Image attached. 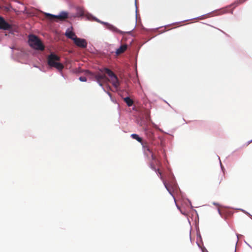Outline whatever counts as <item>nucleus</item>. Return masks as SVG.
<instances>
[{
    "label": "nucleus",
    "instance_id": "6e6552de",
    "mask_svg": "<svg viewBox=\"0 0 252 252\" xmlns=\"http://www.w3.org/2000/svg\"><path fill=\"white\" fill-rule=\"evenodd\" d=\"M11 28V25L8 23L3 18L0 16V29L9 30Z\"/></svg>",
    "mask_w": 252,
    "mask_h": 252
},
{
    "label": "nucleus",
    "instance_id": "f03ea898",
    "mask_svg": "<svg viewBox=\"0 0 252 252\" xmlns=\"http://www.w3.org/2000/svg\"><path fill=\"white\" fill-rule=\"evenodd\" d=\"M60 57L54 53H51L47 58L48 64L51 67H54L59 71H62L64 68L63 65L60 63Z\"/></svg>",
    "mask_w": 252,
    "mask_h": 252
},
{
    "label": "nucleus",
    "instance_id": "ddd939ff",
    "mask_svg": "<svg viewBox=\"0 0 252 252\" xmlns=\"http://www.w3.org/2000/svg\"><path fill=\"white\" fill-rule=\"evenodd\" d=\"M76 9V16L78 17L83 16L84 15V8L82 7H77Z\"/></svg>",
    "mask_w": 252,
    "mask_h": 252
},
{
    "label": "nucleus",
    "instance_id": "9d476101",
    "mask_svg": "<svg viewBox=\"0 0 252 252\" xmlns=\"http://www.w3.org/2000/svg\"><path fill=\"white\" fill-rule=\"evenodd\" d=\"M223 180V175L220 173L218 175L215 177L214 179V183L215 185L219 186L220 184Z\"/></svg>",
    "mask_w": 252,
    "mask_h": 252
},
{
    "label": "nucleus",
    "instance_id": "7ed1b4c3",
    "mask_svg": "<svg viewBox=\"0 0 252 252\" xmlns=\"http://www.w3.org/2000/svg\"><path fill=\"white\" fill-rule=\"evenodd\" d=\"M29 44L31 47L37 50L43 51L45 48L40 40L34 35H29Z\"/></svg>",
    "mask_w": 252,
    "mask_h": 252
},
{
    "label": "nucleus",
    "instance_id": "aec40b11",
    "mask_svg": "<svg viewBox=\"0 0 252 252\" xmlns=\"http://www.w3.org/2000/svg\"><path fill=\"white\" fill-rule=\"evenodd\" d=\"M164 186L166 187V188L168 189V188H167L166 184L165 183H164Z\"/></svg>",
    "mask_w": 252,
    "mask_h": 252
},
{
    "label": "nucleus",
    "instance_id": "f3484780",
    "mask_svg": "<svg viewBox=\"0 0 252 252\" xmlns=\"http://www.w3.org/2000/svg\"><path fill=\"white\" fill-rule=\"evenodd\" d=\"M79 80L82 82H86L87 78L85 76H81L79 77Z\"/></svg>",
    "mask_w": 252,
    "mask_h": 252
},
{
    "label": "nucleus",
    "instance_id": "9b49d317",
    "mask_svg": "<svg viewBox=\"0 0 252 252\" xmlns=\"http://www.w3.org/2000/svg\"><path fill=\"white\" fill-rule=\"evenodd\" d=\"M127 45L124 44L120 46V48L117 49L116 54L117 55H119L124 53L127 49Z\"/></svg>",
    "mask_w": 252,
    "mask_h": 252
},
{
    "label": "nucleus",
    "instance_id": "a211bd4d",
    "mask_svg": "<svg viewBox=\"0 0 252 252\" xmlns=\"http://www.w3.org/2000/svg\"><path fill=\"white\" fill-rule=\"evenodd\" d=\"M246 0H238L237 1V2H236V3H237L236 5H237L239 4L242 3L244 2ZM234 4H235V3Z\"/></svg>",
    "mask_w": 252,
    "mask_h": 252
},
{
    "label": "nucleus",
    "instance_id": "2eb2a0df",
    "mask_svg": "<svg viewBox=\"0 0 252 252\" xmlns=\"http://www.w3.org/2000/svg\"><path fill=\"white\" fill-rule=\"evenodd\" d=\"M124 101L126 103L128 106H131L133 104V100L129 97H126L124 98Z\"/></svg>",
    "mask_w": 252,
    "mask_h": 252
},
{
    "label": "nucleus",
    "instance_id": "20e7f679",
    "mask_svg": "<svg viewBox=\"0 0 252 252\" xmlns=\"http://www.w3.org/2000/svg\"><path fill=\"white\" fill-rule=\"evenodd\" d=\"M101 72H104L110 77L109 81L112 85L118 90L120 85V82L117 76V75L110 69L107 68H104L103 69L100 70Z\"/></svg>",
    "mask_w": 252,
    "mask_h": 252
},
{
    "label": "nucleus",
    "instance_id": "39448f33",
    "mask_svg": "<svg viewBox=\"0 0 252 252\" xmlns=\"http://www.w3.org/2000/svg\"><path fill=\"white\" fill-rule=\"evenodd\" d=\"M45 15L46 18H49L50 20L57 19L60 21H63L68 18V13L65 11L61 12L59 15H55L47 13H45Z\"/></svg>",
    "mask_w": 252,
    "mask_h": 252
},
{
    "label": "nucleus",
    "instance_id": "0eeeda50",
    "mask_svg": "<svg viewBox=\"0 0 252 252\" xmlns=\"http://www.w3.org/2000/svg\"><path fill=\"white\" fill-rule=\"evenodd\" d=\"M74 44L78 47L82 48H85L87 46V42L85 39L75 38L73 41Z\"/></svg>",
    "mask_w": 252,
    "mask_h": 252
},
{
    "label": "nucleus",
    "instance_id": "412c9836",
    "mask_svg": "<svg viewBox=\"0 0 252 252\" xmlns=\"http://www.w3.org/2000/svg\"><path fill=\"white\" fill-rule=\"evenodd\" d=\"M107 94L109 96H111V94L109 92H107Z\"/></svg>",
    "mask_w": 252,
    "mask_h": 252
},
{
    "label": "nucleus",
    "instance_id": "dca6fc26",
    "mask_svg": "<svg viewBox=\"0 0 252 252\" xmlns=\"http://www.w3.org/2000/svg\"><path fill=\"white\" fill-rule=\"evenodd\" d=\"M131 137L133 139L136 140L137 141H138L140 143H142V142L143 141L142 138L139 137L138 136V135H137V134H132L131 135Z\"/></svg>",
    "mask_w": 252,
    "mask_h": 252
},
{
    "label": "nucleus",
    "instance_id": "423d86ee",
    "mask_svg": "<svg viewBox=\"0 0 252 252\" xmlns=\"http://www.w3.org/2000/svg\"><path fill=\"white\" fill-rule=\"evenodd\" d=\"M101 73L98 72L96 73L94 76L95 80L99 84L100 86H102L104 83H107L109 79L106 76Z\"/></svg>",
    "mask_w": 252,
    "mask_h": 252
},
{
    "label": "nucleus",
    "instance_id": "4468645a",
    "mask_svg": "<svg viewBox=\"0 0 252 252\" xmlns=\"http://www.w3.org/2000/svg\"><path fill=\"white\" fill-rule=\"evenodd\" d=\"M95 21L98 22H99V23H101V24H102L103 25H107L108 29H110V30H111L112 31H115L117 30L116 28L115 27H114V26H113L112 25H110V24H109L108 23H106L105 22L101 21L100 20H99L98 19H95Z\"/></svg>",
    "mask_w": 252,
    "mask_h": 252
},
{
    "label": "nucleus",
    "instance_id": "f257e3e1",
    "mask_svg": "<svg viewBox=\"0 0 252 252\" xmlns=\"http://www.w3.org/2000/svg\"><path fill=\"white\" fill-rule=\"evenodd\" d=\"M143 149H144L145 152L146 151L148 152L151 156V158L152 159V162L150 164V167L152 169L156 171V172H158V176L160 177L161 179H162V177L161 176V172L160 171L159 169H157L155 164H158L159 162L157 157V155L154 152L153 150V148H151L148 145L147 142H144L143 141L141 143Z\"/></svg>",
    "mask_w": 252,
    "mask_h": 252
},
{
    "label": "nucleus",
    "instance_id": "f8f14e48",
    "mask_svg": "<svg viewBox=\"0 0 252 252\" xmlns=\"http://www.w3.org/2000/svg\"><path fill=\"white\" fill-rule=\"evenodd\" d=\"M65 35L68 38L72 39L74 41V39L77 38V36L75 35L74 32L72 31H67L65 33Z\"/></svg>",
    "mask_w": 252,
    "mask_h": 252
},
{
    "label": "nucleus",
    "instance_id": "6ab92c4d",
    "mask_svg": "<svg viewBox=\"0 0 252 252\" xmlns=\"http://www.w3.org/2000/svg\"><path fill=\"white\" fill-rule=\"evenodd\" d=\"M153 150L154 152V153H156V155L157 156V153H156V152H157V150H156V149H155V148H153Z\"/></svg>",
    "mask_w": 252,
    "mask_h": 252
},
{
    "label": "nucleus",
    "instance_id": "1a4fd4ad",
    "mask_svg": "<svg viewBox=\"0 0 252 252\" xmlns=\"http://www.w3.org/2000/svg\"><path fill=\"white\" fill-rule=\"evenodd\" d=\"M145 134L151 145H155L156 143L154 142L155 136L153 132L151 130L148 129H145Z\"/></svg>",
    "mask_w": 252,
    "mask_h": 252
}]
</instances>
